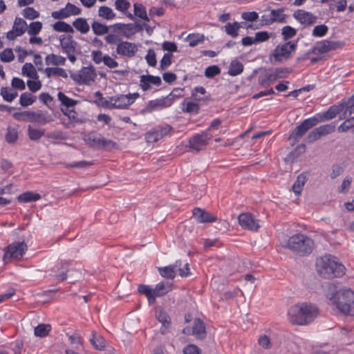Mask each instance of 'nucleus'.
Segmentation results:
<instances>
[{"label": "nucleus", "mask_w": 354, "mask_h": 354, "mask_svg": "<svg viewBox=\"0 0 354 354\" xmlns=\"http://www.w3.org/2000/svg\"><path fill=\"white\" fill-rule=\"evenodd\" d=\"M318 308L312 304L301 303L292 306L288 310L290 323L306 325L312 322L318 315Z\"/></svg>", "instance_id": "1"}, {"label": "nucleus", "mask_w": 354, "mask_h": 354, "mask_svg": "<svg viewBox=\"0 0 354 354\" xmlns=\"http://www.w3.org/2000/svg\"><path fill=\"white\" fill-rule=\"evenodd\" d=\"M315 266L318 274L324 278L341 277L345 273L344 266L331 254H326L318 258Z\"/></svg>", "instance_id": "2"}, {"label": "nucleus", "mask_w": 354, "mask_h": 354, "mask_svg": "<svg viewBox=\"0 0 354 354\" xmlns=\"http://www.w3.org/2000/svg\"><path fill=\"white\" fill-rule=\"evenodd\" d=\"M283 248L289 249L295 255L305 257L309 255L313 250V240L306 234L298 233L290 236L281 243Z\"/></svg>", "instance_id": "3"}, {"label": "nucleus", "mask_w": 354, "mask_h": 354, "mask_svg": "<svg viewBox=\"0 0 354 354\" xmlns=\"http://www.w3.org/2000/svg\"><path fill=\"white\" fill-rule=\"evenodd\" d=\"M82 137L86 145L95 149L111 151L118 149V145L115 142L105 138L101 133L96 131L84 133Z\"/></svg>", "instance_id": "4"}, {"label": "nucleus", "mask_w": 354, "mask_h": 354, "mask_svg": "<svg viewBox=\"0 0 354 354\" xmlns=\"http://www.w3.org/2000/svg\"><path fill=\"white\" fill-rule=\"evenodd\" d=\"M333 304L343 314H351L352 305L354 304V292L351 288H344L333 293L330 298Z\"/></svg>", "instance_id": "5"}, {"label": "nucleus", "mask_w": 354, "mask_h": 354, "mask_svg": "<svg viewBox=\"0 0 354 354\" xmlns=\"http://www.w3.org/2000/svg\"><path fill=\"white\" fill-rule=\"evenodd\" d=\"M13 118L18 121L37 122L41 124L49 123L53 120L52 116L47 112L41 110L37 111H24L16 112L12 115Z\"/></svg>", "instance_id": "6"}, {"label": "nucleus", "mask_w": 354, "mask_h": 354, "mask_svg": "<svg viewBox=\"0 0 354 354\" xmlns=\"http://www.w3.org/2000/svg\"><path fill=\"white\" fill-rule=\"evenodd\" d=\"M297 42L298 41L296 40L277 45L270 54V58L273 57L276 62L288 60L292 57V53L295 51Z\"/></svg>", "instance_id": "7"}, {"label": "nucleus", "mask_w": 354, "mask_h": 354, "mask_svg": "<svg viewBox=\"0 0 354 354\" xmlns=\"http://www.w3.org/2000/svg\"><path fill=\"white\" fill-rule=\"evenodd\" d=\"M28 250V246L24 241L14 242L4 248L3 261L7 263L11 259H21Z\"/></svg>", "instance_id": "8"}, {"label": "nucleus", "mask_w": 354, "mask_h": 354, "mask_svg": "<svg viewBox=\"0 0 354 354\" xmlns=\"http://www.w3.org/2000/svg\"><path fill=\"white\" fill-rule=\"evenodd\" d=\"M319 122L320 120L313 116L304 120L294 129L289 136L288 140L290 141L293 140L295 142L298 138L304 136L309 129L316 126Z\"/></svg>", "instance_id": "9"}, {"label": "nucleus", "mask_w": 354, "mask_h": 354, "mask_svg": "<svg viewBox=\"0 0 354 354\" xmlns=\"http://www.w3.org/2000/svg\"><path fill=\"white\" fill-rule=\"evenodd\" d=\"M344 45L342 41H329L327 39L318 41L311 48V52L315 55L326 53L331 50L341 48Z\"/></svg>", "instance_id": "10"}, {"label": "nucleus", "mask_w": 354, "mask_h": 354, "mask_svg": "<svg viewBox=\"0 0 354 354\" xmlns=\"http://www.w3.org/2000/svg\"><path fill=\"white\" fill-rule=\"evenodd\" d=\"M172 127L169 124L160 125L155 127L152 131H149L145 135V138L148 142H156L164 136L170 134Z\"/></svg>", "instance_id": "11"}, {"label": "nucleus", "mask_w": 354, "mask_h": 354, "mask_svg": "<svg viewBox=\"0 0 354 354\" xmlns=\"http://www.w3.org/2000/svg\"><path fill=\"white\" fill-rule=\"evenodd\" d=\"M212 138V135L207 131L202 132L200 134H196L189 139V147L196 151H201L208 145L209 140Z\"/></svg>", "instance_id": "12"}, {"label": "nucleus", "mask_w": 354, "mask_h": 354, "mask_svg": "<svg viewBox=\"0 0 354 354\" xmlns=\"http://www.w3.org/2000/svg\"><path fill=\"white\" fill-rule=\"evenodd\" d=\"M239 225L244 229L257 231L260 227L259 220L250 213H242L238 217Z\"/></svg>", "instance_id": "13"}, {"label": "nucleus", "mask_w": 354, "mask_h": 354, "mask_svg": "<svg viewBox=\"0 0 354 354\" xmlns=\"http://www.w3.org/2000/svg\"><path fill=\"white\" fill-rule=\"evenodd\" d=\"M138 51V46L136 44L129 41H121L117 45L116 52L118 54L127 57H133Z\"/></svg>", "instance_id": "14"}, {"label": "nucleus", "mask_w": 354, "mask_h": 354, "mask_svg": "<svg viewBox=\"0 0 354 354\" xmlns=\"http://www.w3.org/2000/svg\"><path fill=\"white\" fill-rule=\"evenodd\" d=\"M192 214L196 221L199 223H213L218 220V218L200 207H194Z\"/></svg>", "instance_id": "15"}, {"label": "nucleus", "mask_w": 354, "mask_h": 354, "mask_svg": "<svg viewBox=\"0 0 354 354\" xmlns=\"http://www.w3.org/2000/svg\"><path fill=\"white\" fill-rule=\"evenodd\" d=\"M293 17L300 24L305 26H311L317 21V17L313 13L304 10H297L293 13Z\"/></svg>", "instance_id": "16"}, {"label": "nucleus", "mask_w": 354, "mask_h": 354, "mask_svg": "<svg viewBox=\"0 0 354 354\" xmlns=\"http://www.w3.org/2000/svg\"><path fill=\"white\" fill-rule=\"evenodd\" d=\"M343 111L342 105L340 104L339 105H333L330 106V108L324 113H317L313 117L317 118L320 120L321 122H324L326 120H331L336 117L337 114L340 112Z\"/></svg>", "instance_id": "17"}, {"label": "nucleus", "mask_w": 354, "mask_h": 354, "mask_svg": "<svg viewBox=\"0 0 354 354\" xmlns=\"http://www.w3.org/2000/svg\"><path fill=\"white\" fill-rule=\"evenodd\" d=\"M111 100V109H126L131 105L127 95H116L109 97Z\"/></svg>", "instance_id": "18"}, {"label": "nucleus", "mask_w": 354, "mask_h": 354, "mask_svg": "<svg viewBox=\"0 0 354 354\" xmlns=\"http://www.w3.org/2000/svg\"><path fill=\"white\" fill-rule=\"evenodd\" d=\"M156 317L162 324V327L160 329L161 334L165 335L167 333V329L171 326V319L169 315L161 308L156 309Z\"/></svg>", "instance_id": "19"}, {"label": "nucleus", "mask_w": 354, "mask_h": 354, "mask_svg": "<svg viewBox=\"0 0 354 354\" xmlns=\"http://www.w3.org/2000/svg\"><path fill=\"white\" fill-rule=\"evenodd\" d=\"M192 335L198 339H204L206 337L205 325L199 318L195 319L192 326Z\"/></svg>", "instance_id": "20"}, {"label": "nucleus", "mask_w": 354, "mask_h": 354, "mask_svg": "<svg viewBox=\"0 0 354 354\" xmlns=\"http://www.w3.org/2000/svg\"><path fill=\"white\" fill-rule=\"evenodd\" d=\"M276 80V76L274 74L273 68L266 69L264 73L261 74L258 77L259 84L263 87L268 86Z\"/></svg>", "instance_id": "21"}, {"label": "nucleus", "mask_w": 354, "mask_h": 354, "mask_svg": "<svg viewBox=\"0 0 354 354\" xmlns=\"http://www.w3.org/2000/svg\"><path fill=\"white\" fill-rule=\"evenodd\" d=\"M170 97H166L162 99H157L155 100H151L149 102L147 109L149 111H153L156 109H162L165 107H169L171 105V101Z\"/></svg>", "instance_id": "22"}, {"label": "nucleus", "mask_w": 354, "mask_h": 354, "mask_svg": "<svg viewBox=\"0 0 354 354\" xmlns=\"http://www.w3.org/2000/svg\"><path fill=\"white\" fill-rule=\"evenodd\" d=\"M80 72L84 79V80H82L84 84H88L90 82H93L97 75L95 73V69L92 65L87 67H83L80 70Z\"/></svg>", "instance_id": "23"}, {"label": "nucleus", "mask_w": 354, "mask_h": 354, "mask_svg": "<svg viewBox=\"0 0 354 354\" xmlns=\"http://www.w3.org/2000/svg\"><path fill=\"white\" fill-rule=\"evenodd\" d=\"M89 341L93 347L99 351L103 350L106 344L105 339L95 331L92 332V337Z\"/></svg>", "instance_id": "24"}, {"label": "nucleus", "mask_w": 354, "mask_h": 354, "mask_svg": "<svg viewBox=\"0 0 354 354\" xmlns=\"http://www.w3.org/2000/svg\"><path fill=\"white\" fill-rule=\"evenodd\" d=\"M241 28V24L234 21L233 23H227L224 26V31L227 35L232 38H236L239 36V32Z\"/></svg>", "instance_id": "25"}, {"label": "nucleus", "mask_w": 354, "mask_h": 354, "mask_svg": "<svg viewBox=\"0 0 354 354\" xmlns=\"http://www.w3.org/2000/svg\"><path fill=\"white\" fill-rule=\"evenodd\" d=\"M171 285L169 282L161 281L156 286L155 288L153 289V292L157 297L164 296L171 290Z\"/></svg>", "instance_id": "26"}, {"label": "nucleus", "mask_w": 354, "mask_h": 354, "mask_svg": "<svg viewBox=\"0 0 354 354\" xmlns=\"http://www.w3.org/2000/svg\"><path fill=\"white\" fill-rule=\"evenodd\" d=\"M73 27L82 34H86L90 30V26L85 18H77L73 22Z\"/></svg>", "instance_id": "27"}, {"label": "nucleus", "mask_w": 354, "mask_h": 354, "mask_svg": "<svg viewBox=\"0 0 354 354\" xmlns=\"http://www.w3.org/2000/svg\"><path fill=\"white\" fill-rule=\"evenodd\" d=\"M284 8H281L277 10H272L270 12L271 19L268 23H286V19L288 17L287 15L283 14Z\"/></svg>", "instance_id": "28"}, {"label": "nucleus", "mask_w": 354, "mask_h": 354, "mask_svg": "<svg viewBox=\"0 0 354 354\" xmlns=\"http://www.w3.org/2000/svg\"><path fill=\"white\" fill-rule=\"evenodd\" d=\"M77 45V43L73 39V36L67 35L66 41L65 42H62L61 47L64 53H75Z\"/></svg>", "instance_id": "29"}, {"label": "nucleus", "mask_w": 354, "mask_h": 354, "mask_svg": "<svg viewBox=\"0 0 354 354\" xmlns=\"http://www.w3.org/2000/svg\"><path fill=\"white\" fill-rule=\"evenodd\" d=\"M45 62L47 65L64 66L66 62V58L61 55L52 53L46 57Z\"/></svg>", "instance_id": "30"}, {"label": "nucleus", "mask_w": 354, "mask_h": 354, "mask_svg": "<svg viewBox=\"0 0 354 354\" xmlns=\"http://www.w3.org/2000/svg\"><path fill=\"white\" fill-rule=\"evenodd\" d=\"M243 71V64L237 59L232 60L229 66L228 73L231 76H236Z\"/></svg>", "instance_id": "31"}, {"label": "nucleus", "mask_w": 354, "mask_h": 354, "mask_svg": "<svg viewBox=\"0 0 354 354\" xmlns=\"http://www.w3.org/2000/svg\"><path fill=\"white\" fill-rule=\"evenodd\" d=\"M93 33L96 35H103L108 34L110 30V26H108L100 22L94 21L91 24Z\"/></svg>", "instance_id": "32"}, {"label": "nucleus", "mask_w": 354, "mask_h": 354, "mask_svg": "<svg viewBox=\"0 0 354 354\" xmlns=\"http://www.w3.org/2000/svg\"><path fill=\"white\" fill-rule=\"evenodd\" d=\"M306 176L302 173L300 174L297 178L296 181L294 183V184L292 186V190L294 192V193L296 195H299L301 194L302 188L306 181Z\"/></svg>", "instance_id": "33"}, {"label": "nucleus", "mask_w": 354, "mask_h": 354, "mask_svg": "<svg viewBox=\"0 0 354 354\" xmlns=\"http://www.w3.org/2000/svg\"><path fill=\"white\" fill-rule=\"evenodd\" d=\"M37 100V97L30 93L25 92L21 94L19 104L23 107L32 104Z\"/></svg>", "instance_id": "34"}, {"label": "nucleus", "mask_w": 354, "mask_h": 354, "mask_svg": "<svg viewBox=\"0 0 354 354\" xmlns=\"http://www.w3.org/2000/svg\"><path fill=\"white\" fill-rule=\"evenodd\" d=\"M183 107L182 110L185 113H190V114H197L200 110V106L198 103L194 102H186V99L182 103Z\"/></svg>", "instance_id": "35"}, {"label": "nucleus", "mask_w": 354, "mask_h": 354, "mask_svg": "<svg viewBox=\"0 0 354 354\" xmlns=\"http://www.w3.org/2000/svg\"><path fill=\"white\" fill-rule=\"evenodd\" d=\"M18 201L21 203L37 201L41 198L39 194L26 192L18 196Z\"/></svg>", "instance_id": "36"}, {"label": "nucleus", "mask_w": 354, "mask_h": 354, "mask_svg": "<svg viewBox=\"0 0 354 354\" xmlns=\"http://www.w3.org/2000/svg\"><path fill=\"white\" fill-rule=\"evenodd\" d=\"M340 104L342 105L344 118L347 116V113L351 115L354 113V94L347 101H342Z\"/></svg>", "instance_id": "37"}, {"label": "nucleus", "mask_w": 354, "mask_h": 354, "mask_svg": "<svg viewBox=\"0 0 354 354\" xmlns=\"http://www.w3.org/2000/svg\"><path fill=\"white\" fill-rule=\"evenodd\" d=\"M54 30L57 32H63L66 33H73V28L64 21H58L53 25Z\"/></svg>", "instance_id": "38"}, {"label": "nucleus", "mask_w": 354, "mask_h": 354, "mask_svg": "<svg viewBox=\"0 0 354 354\" xmlns=\"http://www.w3.org/2000/svg\"><path fill=\"white\" fill-rule=\"evenodd\" d=\"M186 40L189 42V45L191 47H194L199 44L203 43L205 40V36L201 33H192L189 34L186 38Z\"/></svg>", "instance_id": "39"}, {"label": "nucleus", "mask_w": 354, "mask_h": 354, "mask_svg": "<svg viewBox=\"0 0 354 354\" xmlns=\"http://www.w3.org/2000/svg\"><path fill=\"white\" fill-rule=\"evenodd\" d=\"M305 151L306 145L304 144H300L288 153L286 158L292 162L295 161L297 158L303 154Z\"/></svg>", "instance_id": "40"}, {"label": "nucleus", "mask_w": 354, "mask_h": 354, "mask_svg": "<svg viewBox=\"0 0 354 354\" xmlns=\"http://www.w3.org/2000/svg\"><path fill=\"white\" fill-rule=\"evenodd\" d=\"M12 27L16 30V32H18V34L22 35L26 31L28 28V24L24 19L20 17H16L14 21Z\"/></svg>", "instance_id": "41"}, {"label": "nucleus", "mask_w": 354, "mask_h": 354, "mask_svg": "<svg viewBox=\"0 0 354 354\" xmlns=\"http://www.w3.org/2000/svg\"><path fill=\"white\" fill-rule=\"evenodd\" d=\"M98 15L106 20L113 19L116 16L113 10L106 6H102L99 8Z\"/></svg>", "instance_id": "42"}, {"label": "nucleus", "mask_w": 354, "mask_h": 354, "mask_svg": "<svg viewBox=\"0 0 354 354\" xmlns=\"http://www.w3.org/2000/svg\"><path fill=\"white\" fill-rule=\"evenodd\" d=\"M57 97L61 102L62 106L66 108L74 107L78 102L77 100L68 97L62 92L58 93Z\"/></svg>", "instance_id": "43"}, {"label": "nucleus", "mask_w": 354, "mask_h": 354, "mask_svg": "<svg viewBox=\"0 0 354 354\" xmlns=\"http://www.w3.org/2000/svg\"><path fill=\"white\" fill-rule=\"evenodd\" d=\"M51 330L50 324H40L35 328L34 334L36 337H46Z\"/></svg>", "instance_id": "44"}, {"label": "nucleus", "mask_w": 354, "mask_h": 354, "mask_svg": "<svg viewBox=\"0 0 354 354\" xmlns=\"http://www.w3.org/2000/svg\"><path fill=\"white\" fill-rule=\"evenodd\" d=\"M158 271L162 277L168 279H174L176 275L174 268L171 265L158 268Z\"/></svg>", "instance_id": "45"}, {"label": "nucleus", "mask_w": 354, "mask_h": 354, "mask_svg": "<svg viewBox=\"0 0 354 354\" xmlns=\"http://www.w3.org/2000/svg\"><path fill=\"white\" fill-rule=\"evenodd\" d=\"M94 96L97 97V100H93V103L97 104L98 106H102L106 109H111V100H106L103 97L102 93L98 91L94 93Z\"/></svg>", "instance_id": "46"}, {"label": "nucleus", "mask_w": 354, "mask_h": 354, "mask_svg": "<svg viewBox=\"0 0 354 354\" xmlns=\"http://www.w3.org/2000/svg\"><path fill=\"white\" fill-rule=\"evenodd\" d=\"M45 73L48 77H50L53 75H57L64 78H66L68 77V75L65 70L62 68L59 67L46 68L45 69Z\"/></svg>", "instance_id": "47"}, {"label": "nucleus", "mask_w": 354, "mask_h": 354, "mask_svg": "<svg viewBox=\"0 0 354 354\" xmlns=\"http://www.w3.org/2000/svg\"><path fill=\"white\" fill-rule=\"evenodd\" d=\"M22 74L32 79H37L38 74L31 63H26L22 67Z\"/></svg>", "instance_id": "48"}, {"label": "nucleus", "mask_w": 354, "mask_h": 354, "mask_svg": "<svg viewBox=\"0 0 354 354\" xmlns=\"http://www.w3.org/2000/svg\"><path fill=\"white\" fill-rule=\"evenodd\" d=\"M19 138L18 130L15 127H8L5 136L6 141L9 144L17 142Z\"/></svg>", "instance_id": "49"}, {"label": "nucleus", "mask_w": 354, "mask_h": 354, "mask_svg": "<svg viewBox=\"0 0 354 354\" xmlns=\"http://www.w3.org/2000/svg\"><path fill=\"white\" fill-rule=\"evenodd\" d=\"M11 90L12 88L9 87H2L1 88V95L3 97L4 100L8 102H12L18 95L17 91L11 93Z\"/></svg>", "instance_id": "50"}, {"label": "nucleus", "mask_w": 354, "mask_h": 354, "mask_svg": "<svg viewBox=\"0 0 354 354\" xmlns=\"http://www.w3.org/2000/svg\"><path fill=\"white\" fill-rule=\"evenodd\" d=\"M44 129H34L30 125L28 127V134L31 140L37 141L44 135Z\"/></svg>", "instance_id": "51"}, {"label": "nucleus", "mask_w": 354, "mask_h": 354, "mask_svg": "<svg viewBox=\"0 0 354 354\" xmlns=\"http://www.w3.org/2000/svg\"><path fill=\"white\" fill-rule=\"evenodd\" d=\"M197 93H201V95H205L206 93V90L203 86H196L192 91V98L195 101H201L204 100L205 102L210 100V96H207L205 97H197Z\"/></svg>", "instance_id": "52"}, {"label": "nucleus", "mask_w": 354, "mask_h": 354, "mask_svg": "<svg viewBox=\"0 0 354 354\" xmlns=\"http://www.w3.org/2000/svg\"><path fill=\"white\" fill-rule=\"evenodd\" d=\"M42 23L38 21L31 22L29 26H28L26 31L28 35L36 36L42 29Z\"/></svg>", "instance_id": "53"}, {"label": "nucleus", "mask_w": 354, "mask_h": 354, "mask_svg": "<svg viewBox=\"0 0 354 354\" xmlns=\"http://www.w3.org/2000/svg\"><path fill=\"white\" fill-rule=\"evenodd\" d=\"M297 34V30L290 26H286L281 29V35L284 41H288V39L294 37Z\"/></svg>", "instance_id": "54"}, {"label": "nucleus", "mask_w": 354, "mask_h": 354, "mask_svg": "<svg viewBox=\"0 0 354 354\" xmlns=\"http://www.w3.org/2000/svg\"><path fill=\"white\" fill-rule=\"evenodd\" d=\"M72 261L70 260H61L57 265H55L52 271L54 272H58L59 270L64 272H68L69 267L71 266Z\"/></svg>", "instance_id": "55"}, {"label": "nucleus", "mask_w": 354, "mask_h": 354, "mask_svg": "<svg viewBox=\"0 0 354 354\" xmlns=\"http://www.w3.org/2000/svg\"><path fill=\"white\" fill-rule=\"evenodd\" d=\"M22 15L27 19H35L39 17V13L32 7H26L23 10Z\"/></svg>", "instance_id": "56"}, {"label": "nucleus", "mask_w": 354, "mask_h": 354, "mask_svg": "<svg viewBox=\"0 0 354 354\" xmlns=\"http://www.w3.org/2000/svg\"><path fill=\"white\" fill-rule=\"evenodd\" d=\"M0 59L3 62L8 63L14 60L15 55L11 48H6L0 53Z\"/></svg>", "instance_id": "57"}, {"label": "nucleus", "mask_w": 354, "mask_h": 354, "mask_svg": "<svg viewBox=\"0 0 354 354\" xmlns=\"http://www.w3.org/2000/svg\"><path fill=\"white\" fill-rule=\"evenodd\" d=\"M221 73V68L217 65H212L206 68L205 75L207 78H214Z\"/></svg>", "instance_id": "58"}, {"label": "nucleus", "mask_w": 354, "mask_h": 354, "mask_svg": "<svg viewBox=\"0 0 354 354\" xmlns=\"http://www.w3.org/2000/svg\"><path fill=\"white\" fill-rule=\"evenodd\" d=\"M172 57L173 55L171 53H165L162 58L160 62V69L165 70L167 67H169L172 63Z\"/></svg>", "instance_id": "59"}, {"label": "nucleus", "mask_w": 354, "mask_h": 354, "mask_svg": "<svg viewBox=\"0 0 354 354\" xmlns=\"http://www.w3.org/2000/svg\"><path fill=\"white\" fill-rule=\"evenodd\" d=\"M335 125L332 123L330 124H324L317 127V130L321 136H324L333 133L335 131Z\"/></svg>", "instance_id": "60"}, {"label": "nucleus", "mask_w": 354, "mask_h": 354, "mask_svg": "<svg viewBox=\"0 0 354 354\" xmlns=\"http://www.w3.org/2000/svg\"><path fill=\"white\" fill-rule=\"evenodd\" d=\"M328 30V28L326 25H324V24L318 25L314 28L312 35L314 37H322L327 33Z\"/></svg>", "instance_id": "61"}, {"label": "nucleus", "mask_w": 354, "mask_h": 354, "mask_svg": "<svg viewBox=\"0 0 354 354\" xmlns=\"http://www.w3.org/2000/svg\"><path fill=\"white\" fill-rule=\"evenodd\" d=\"M115 6L118 10L125 13V12L130 8L131 3L127 0H115Z\"/></svg>", "instance_id": "62"}, {"label": "nucleus", "mask_w": 354, "mask_h": 354, "mask_svg": "<svg viewBox=\"0 0 354 354\" xmlns=\"http://www.w3.org/2000/svg\"><path fill=\"white\" fill-rule=\"evenodd\" d=\"M147 64L152 67H155L157 64L156 55L155 51L150 48L147 51V54L145 56Z\"/></svg>", "instance_id": "63"}, {"label": "nucleus", "mask_w": 354, "mask_h": 354, "mask_svg": "<svg viewBox=\"0 0 354 354\" xmlns=\"http://www.w3.org/2000/svg\"><path fill=\"white\" fill-rule=\"evenodd\" d=\"M353 127H354V117L346 119L337 129L339 132H346Z\"/></svg>", "instance_id": "64"}]
</instances>
